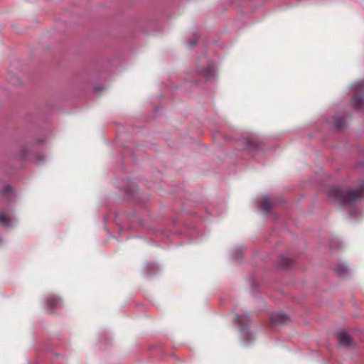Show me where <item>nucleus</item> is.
Wrapping results in <instances>:
<instances>
[{
	"instance_id": "nucleus-1",
	"label": "nucleus",
	"mask_w": 364,
	"mask_h": 364,
	"mask_svg": "<svg viewBox=\"0 0 364 364\" xmlns=\"http://www.w3.org/2000/svg\"><path fill=\"white\" fill-rule=\"evenodd\" d=\"M328 196L330 198L343 204L357 202L364 198V184H360L355 188L343 189L339 186L329 188Z\"/></svg>"
},
{
	"instance_id": "nucleus-2",
	"label": "nucleus",
	"mask_w": 364,
	"mask_h": 364,
	"mask_svg": "<svg viewBox=\"0 0 364 364\" xmlns=\"http://www.w3.org/2000/svg\"><path fill=\"white\" fill-rule=\"evenodd\" d=\"M355 90L352 104L355 108L361 109L364 107V81H360L353 85Z\"/></svg>"
},
{
	"instance_id": "nucleus-3",
	"label": "nucleus",
	"mask_w": 364,
	"mask_h": 364,
	"mask_svg": "<svg viewBox=\"0 0 364 364\" xmlns=\"http://www.w3.org/2000/svg\"><path fill=\"white\" fill-rule=\"evenodd\" d=\"M290 321L289 317L284 313H274L271 316V323L273 326H282Z\"/></svg>"
},
{
	"instance_id": "nucleus-4",
	"label": "nucleus",
	"mask_w": 364,
	"mask_h": 364,
	"mask_svg": "<svg viewBox=\"0 0 364 364\" xmlns=\"http://www.w3.org/2000/svg\"><path fill=\"white\" fill-rule=\"evenodd\" d=\"M235 321L241 329H245L249 325L250 320L249 315L244 314L241 316L237 315L235 318Z\"/></svg>"
},
{
	"instance_id": "nucleus-5",
	"label": "nucleus",
	"mask_w": 364,
	"mask_h": 364,
	"mask_svg": "<svg viewBox=\"0 0 364 364\" xmlns=\"http://www.w3.org/2000/svg\"><path fill=\"white\" fill-rule=\"evenodd\" d=\"M259 208L265 213H267L272 208V203L267 196H264L259 200Z\"/></svg>"
},
{
	"instance_id": "nucleus-6",
	"label": "nucleus",
	"mask_w": 364,
	"mask_h": 364,
	"mask_svg": "<svg viewBox=\"0 0 364 364\" xmlns=\"http://www.w3.org/2000/svg\"><path fill=\"white\" fill-rule=\"evenodd\" d=\"M339 344L344 346H350L351 345V338L346 332H341L338 335Z\"/></svg>"
},
{
	"instance_id": "nucleus-7",
	"label": "nucleus",
	"mask_w": 364,
	"mask_h": 364,
	"mask_svg": "<svg viewBox=\"0 0 364 364\" xmlns=\"http://www.w3.org/2000/svg\"><path fill=\"white\" fill-rule=\"evenodd\" d=\"M48 304L49 307L52 310H55L58 307H59L61 304V301L60 299L55 296H50L47 299Z\"/></svg>"
},
{
	"instance_id": "nucleus-8",
	"label": "nucleus",
	"mask_w": 364,
	"mask_h": 364,
	"mask_svg": "<svg viewBox=\"0 0 364 364\" xmlns=\"http://www.w3.org/2000/svg\"><path fill=\"white\" fill-rule=\"evenodd\" d=\"M294 263V261L286 257V256H280L279 260V265L282 268H287L289 267H291Z\"/></svg>"
},
{
	"instance_id": "nucleus-9",
	"label": "nucleus",
	"mask_w": 364,
	"mask_h": 364,
	"mask_svg": "<svg viewBox=\"0 0 364 364\" xmlns=\"http://www.w3.org/2000/svg\"><path fill=\"white\" fill-rule=\"evenodd\" d=\"M334 270L340 276H346L348 273V267L343 264H336Z\"/></svg>"
},
{
	"instance_id": "nucleus-10",
	"label": "nucleus",
	"mask_w": 364,
	"mask_h": 364,
	"mask_svg": "<svg viewBox=\"0 0 364 364\" xmlns=\"http://www.w3.org/2000/svg\"><path fill=\"white\" fill-rule=\"evenodd\" d=\"M9 223V218L6 215L1 213H0V225H8Z\"/></svg>"
},
{
	"instance_id": "nucleus-11",
	"label": "nucleus",
	"mask_w": 364,
	"mask_h": 364,
	"mask_svg": "<svg viewBox=\"0 0 364 364\" xmlns=\"http://www.w3.org/2000/svg\"><path fill=\"white\" fill-rule=\"evenodd\" d=\"M335 126L337 128L341 129V128H342L344 126V123L342 121H336Z\"/></svg>"
},
{
	"instance_id": "nucleus-12",
	"label": "nucleus",
	"mask_w": 364,
	"mask_h": 364,
	"mask_svg": "<svg viewBox=\"0 0 364 364\" xmlns=\"http://www.w3.org/2000/svg\"><path fill=\"white\" fill-rule=\"evenodd\" d=\"M9 190H10V187H6V188H5V191H9Z\"/></svg>"
},
{
	"instance_id": "nucleus-13",
	"label": "nucleus",
	"mask_w": 364,
	"mask_h": 364,
	"mask_svg": "<svg viewBox=\"0 0 364 364\" xmlns=\"http://www.w3.org/2000/svg\"><path fill=\"white\" fill-rule=\"evenodd\" d=\"M196 44V42H193L191 46H193Z\"/></svg>"
}]
</instances>
